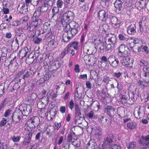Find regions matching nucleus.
I'll return each instance as SVG.
<instances>
[{
  "mask_svg": "<svg viewBox=\"0 0 149 149\" xmlns=\"http://www.w3.org/2000/svg\"><path fill=\"white\" fill-rule=\"evenodd\" d=\"M106 50L108 51L114 47L116 41V36L111 33L106 34L104 37Z\"/></svg>",
  "mask_w": 149,
  "mask_h": 149,
  "instance_id": "f257e3e1",
  "label": "nucleus"
},
{
  "mask_svg": "<svg viewBox=\"0 0 149 149\" xmlns=\"http://www.w3.org/2000/svg\"><path fill=\"white\" fill-rule=\"evenodd\" d=\"M22 105H20L19 109H16L12 116V121L14 123H17L19 122L20 120L22 118V116H24L22 112L23 109Z\"/></svg>",
  "mask_w": 149,
  "mask_h": 149,
  "instance_id": "f03ea898",
  "label": "nucleus"
},
{
  "mask_svg": "<svg viewBox=\"0 0 149 149\" xmlns=\"http://www.w3.org/2000/svg\"><path fill=\"white\" fill-rule=\"evenodd\" d=\"M74 14L71 11H67L64 13L61 18V22L62 24L66 25L69 22L72 20L74 18Z\"/></svg>",
  "mask_w": 149,
  "mask_h": 149,
  "instance_id": "7ed1b4c3",
  "label": "nucleus"
},
{
  "mask_svg": "<svg viewBox=\"0 0 149 149\" xmlns=\"http://www.w3.org/2000/svg\"><path fill=\"white\" fill-rule=\"evenodd\" d=\"M68 27H70V31L73 36L78 33L79 29V24L74 21H71L69 23Z\"/></svg>",
  "mask_w": 149,
  "mask_h": 149,
  "instance_id": "20e7f679",
  "label": "nucleus"
},
{
  "mask_svg": "<svg viewBox=\"0 0 149 149\" xmlns=\"http://www.w3.org/2000/svg\"><path fill=\"white\" fill-rule=\"evenodd\" d=\"M41 19L38 18L36 19L35 20L32 22L29 26L27 27V30L32 31L38 28L41 23Z\"/></svg>",
  "mask_w": 149,
  "mask_h": 149,
  "instance_id": "39448f33",
  "label": "nucleus"
},
{
  "mask_svg": "<svg viewBox=\"0 0 149 149\" xmlns=\"http://www.w3.org/2000/svg\"><path fill=\"white\" fill-rule=\"evenodd\" d=\"M108 62L110 65L114 68H116L119 63L118 58L113 55H111L109 57Z\"/></svg>",
  "mask_w": 149,
  "mask_h": 149,
  "instance_id": "423d86ee",
  "label": "nucleus"
},
{
  "mask_svg": "<svg viewBox=\"0 0 149 149\" xmlns=\"http://www.w3.org/2000/svg\"><path fill=\"white\" fill-rule=\"evenodd\" d=\"M116 109L111 106H107L104 108V111L111 117H113L116 113Z\"/></svg>",
  "mask_w": 149,
  "mask_h": 149,
  "instance_id": "0eeeda50",
  "label": "nucleus"
},
{
  "mask_svg": "<svg viewBox=\"0 0 149 149\" xmlns=\"http://www.w3.org/2000/svg\"><path fill=\"white\" fill-rule=\"evenodd\" d=\"M97 16L99 20L102 22H105L108 18V13L107 11L101 10L98 12Z\"/></svg>",
  "mask_w": 149,
  "mask_h": 149,
  "instance_id": "6e6552de",
  "label": "nucleus"
},
{
  "mask_svg": "<svg viewBox=\"0 0 149 149\" xmlns=\"http://www.w3.org/2000/svg\"><path fill=\"white\" fill-rule=\"evenodd\" d=\"M113 136L112 134H109L104 138L103 145L110 148L112 144Z\"/></svg>",
  "mask_w": 149,
  "mask_h": 149,
  "instance_id": "1a4fd4ad",
  "label": "nucleus"
},
{
  "mask_svg": "<svg viewBox=\"0 0 149 149\" xmlns=\"http://www.w3.org/2000/svg\"><path fill=\"white\" fill-rule=\"evenodd\" d=\"M20 105L22 106L23 109H24V110H22V112L24 116H27L31 112L32 107L31 105H26L24 104H21Z\"/></svg>",
  "mask_w": 149,
  "mask_h": 149,
  "instance_id": "9d476101",
  "label": "nucleus"
},
{
  "mask_svg": "<svg viewBox=\"0 0 149 149\" xmlns=\"http://www.w3.org/2000/svg\"><path fill=\"white\" fill-rule=\"evenodd\" d=\"M28 122L29 124L31 123V125H33L32 127H37L39 124L40 121L39 118L37 116H33L28 121Z\"/></svg>",
  "mask_w": 149,
  "mask_h": 149,
  "instance_id": "9b49d317",
  "label": "nucleus"
},
{
  "mask_svg": "<svg viewBox=\"0 0 149 149\" xmlns=\"http://www.w3.org/2000/svg\"><path fill=\"white\" fill-rule=\"evenodd\" d=\"M144 44L143 43V44L138 45L135 48L137 49V53L139 54H141L144 52H146V53H148V47Z\"/></svg>",
  "mask_w": 149,
  "mask_h": 149,
  "instance_id": "f8f14e48",
  "label": "nucleus"
},
{
  "mask_svg": "<svg viewBox=\"0 0 149 149\" xmlns=\"http://www.w3.org/2000/svg\"><path fill=\"white\" fill-rule=\"evenodd\" d=\"M45 98L46 99V97H43L40 99L41 100L38 102L37 106L39 109L44 108L45 104L48 102L49 100H48V99L45 100Z\"/></svg>",
  "mask_w": 149,
  "mask_h": 149,
  "instance_id": "ddd939ff",
  "label": "nucleus"
},
{
  "mask_svg": "<svg viewBox=\"0 0 149 149\" xmlns=\"http://www.w3.org/2000/svg\"><path fill=\"white\" fill-rule=\"evenodd\" d=\"M17 10L20 13L24 14L28 11L27 5L24 3H21L18 5Z\"/></svg>",
  "mask_w": 149,
  "mask_h": 149,
  "instance_id": "4468645a",
  "label": "nucleus"
},
{
  "mask_svg": "<svg viewBox=\"0 0 149 149\" xmlns=\"http://www.w3.org/2000/svg\"><path fill=\"white\" fill-rule=\"evenodd\" d=\"M32 135V133L31 132H29L26 134L24 141L23 142L24 145H27L30 143Z\"/></svg>",
  "mask_w": 149,
  "mask_h": 149,
  "instance_id": "2eb2a0df",
  "label": "nucleus"
},
{
  "mask_svg": "<svg viewBox=\"0 0 149 149\" xmlns=\"http://www.w3.org/2000/svg\"><path fill=\"white\" fill-rule=\"evenodd\" d=\"M127 32L130 35L134 34L136 31L135 24H131L127 28Z\"/></svg>",
  "mask_w": 149,
  "mask_h": 149,
  "instance_id": "dca6fc26",
  "label": "nucleus"
},
{
  "mask_svg": "<svg viewBox=\"0 0 149 149\" xmlns=\"http://www.w3.org/2000/svg\"><path fill=\"white\" fill-rule=\"evenodd\" d=\"M74 109L75 118H81V109L77 103H75V104Z\"/></svg>",
  "mask_w": 149,
  "mask_h": 149,
  "instance_id": "f3484780",
  "label": "nucleus"
},
{
  "mask_svg": "<svg viewBox=\"0 0 149 149\" xmlns=\"http://www.w3.org/2000/svg\"><path fill=\"white\" fill-rule=\"evenodd\" d=\"M124 1V0H116L114 3V6L119 10H121Z\"/></svg>",
  "mask_w": 149,
  "mask_h": 149,
  "instance_id": "a211bd4d",
  "label": "nucleus"
},
{
  "mask_svg": "<svg viewBox=\"0 0 149 149\" xmlns=\"http://www.w3.org/2000/svg\"><path fill=\"white\" fill-rule=\"evenodd\" d=\"M141 143L143 144V146L141 148L146 149V146H149V135L146 136H142Z\"/></svg>",
  "mask_w": 149,
  "mask_h": 149,
  "instance_id": "6ab92c4d",
  "label": "nucleus"
},
{
  "mask_svg": "<svg viewBox=\"0 0 149 149\" xmlns=\"http://www.w3.org/2000/svg\"><path fill=\"white\" fill-rule=\"evenodd\" d=\"M111 24L112 26L114 27L116 26L119 27L120 26V22L118 21L117 18L115 17H112L111 18Z\"/></svg>",
  "mask_w": 149,
  "mask_h": 149,
  "instance_id": "aec40b11",
  "label": "nucleus"
},
{
  "mask_svg": "<svg viewBox=\"0 0 149 149\" xmlns=\"http://www.w3.org/2000/svg\"><path fill=\"white\" fill-rule=\"evenodd\" d=\"M56 93H56L55 92H54V91L52 90H49L48 93L47 95V97H46V99H48V100H49V97H51V98L52 99H54L57 96V95H58Z\"/></svg>",
  "mask_w": 149,
  "mask_h": 149,
  "instance_id": "412c9836",
  "label": "nucleus"
},
{
  "mask_svg": "<svg viewBox=\"0 0 149 149\" xmlns=\"http://www.w3.org/2000/svg\"><path fill=\"white\" fill-rule=\"evenodd\" d=\"M120 62L124 66H127L130 65V59L127 57L123 58L121 60Z\"/></svg>",
  "mask_w": 149,
  "mask_h": 149,
  "instance_id": "4be33fe9",
  "label": "nucleus"
},
{
  "mask_svg": "<svg viewBox=\"0 0 149 149\" xmlns=\"http://www.w3.org/2000/svg\"><path fill=\"white\" fill-rule=\"evenodd\" d=\"M96 143L93 142L92 141H90L88 143L87 149H95Z\"/></svg>",
  "mask_w": 149,
  "mask_h": 149,
  "instance_id": "5701e85b",
  "label": "nucleus"
},
{
  "mask_svg": "<svg viewBox=\"0 0 149 149\" xmlns=\"http://www.w3.org/2000/svg\"><path fill=\"white\" fill-rule=\"evenodd\" d=\"M118 37L119 40L121 41H127L129 40L128 36L125 34H119Z\"/></svg>",
  "mask_w": 149,
  "mask_h": 149,
  "instance_id": "b1692460",
  "label": "nucleus"
},
{
  "mask_svg": "<svg viewBox=\"0 0 149 149\" xmlns=\"http://www.w3.org/2000/svg\"><path fill=\"white\" fill-rule=\"evenodd\" d=\"M78 42H74L69 43L67 45V46L68 47L71 48L73 47L74 49L76 50L78 49Z\"/></svg>",
  "mask_w": 149,
  "mask_h": 149,
  "instance_id": "393cba45",
  "label": "nucleus"
},
{
  "mask_svg": "<svg viewBox=\"0 0 149 149\" xmlns=\"http://www.w3.org/2000/svg\"><path fill=\"white\" fill-rule=\"evenodd\" d=\"M27 21L28 18L27 17H24L23 18H22V19L19 21V25L21 24H23L24 27H25V26H28V24Z\"/></svg>",
  "mask_w": 149,
  "mask_h": 149,
  "instance_id": "a878e982",
  "label": "nucleus"
},
{
  "mask_svg": "<svg viewBox=\"0 0 149 149\" xmlns=\"http://www.w3.org/2000/svg\"><path fill=\"white\" fill-rule=\"evenodd\" d=\"M133 42L134 45V47H136L138 46V45L143 44V41L142 40H139L137 39H135L133 40Z\"/></svg>",
  "mask_w": 149,
  "mask_h": 149,
  "instance_id": "bb28decb",
  "label": "nucleus"
},
{
  "mask_svg": "<svg viewBox=\"0 0 149 149\" xmlns=\"http://www.w3.org/2000/svg\"><path fill=\"white\" fill-rule=\"evenodd\" d=\"M129 49L124 44H121L118 48V52L129 51Z\"/></svg>",
  "mask_w": 149,
  "mask_h": 149,
  "instance_id": "cd10ccee",
  "label": "nucleus"
},
{
  "mask_svg": "<svg viewBox=\"0 0 149 149\" xmlns=\"http://www.w3.org/2000/svg\"><path fill=\"white\" fill-rule=\"evenodd\" d=\"M139 65L140 66L143 67V68L149 66L148 62L144 60L140 61L139 62Z\"/></svg>",
  "mask_w": 149,
  "mask_h": 149,
  "instance_id": "c85d7f7f",
  "label": "nucleus"
},
{
  "mask_svg": "<svg viewBox=\"0 0 149 149\" xmlns=\"http://www.w3.org/2000/svg\"><path fill=\"white\" fill-rule=\"evenodd\" d=\"M147 82H143L141 80H139L138 82V85L140 86L141 88L142 89H143L147 86Z\"/></svg>",
  "mask_w": 149,
  "mask_h": 149,
  "instance_id": "c756f323",
  "label": "nucleus"
},
{
  "mask_svg": "<svg viewBox=\"0 0 149 149\" xmlns=\"http://www.w3.org/2000/svg\"><path fill=\"white\" fill-rule=\"evenodd\" d=\"M69 47L67 46L61 52V55L62 58L64 56L69 53Z\"/></svg>",
  "mask_w": 149,
  "mask_h": 149,
  "instance_id": "7c9ffc66",
  "label": "nucleus"
},
{
  "mask_svg": "<svg viewBox=\"0 0 149 149\" xmlns=\"http://www.w3.org/2000/svg\"><path fill=\"white\" fill-rule=\"evenodd\" d=\"M19 21L17 20H14L11 22L8 25V26L10 28L13 26H17L19 25Z\"/></svg>",
  "mask_w": 149,
  "mask_h": 149,
  "instance_id": "2f4dec72",
  "label": "nucleus"
},
{
  "mask_svg": "<svg viewBox=\"0 0 149 149\" xmlns=\"http://www.w3.org/2000/svg\"><path fill=\"white\" fill-rule=\"evenodd\" d=\"M128 51L118 52V55L121 57L125 58L128 55Z\"/></svg>",
  "mask_w": 149,
  "mask_h": 149,
  "instance_id": "473e14b6",
  "label": "nucleus"
},
{
  "mask_svg": "<svg viewBox=\"0 0 149 149\" xmlns=\"http://www.w3.org/2000/svg\"><path fill=\"white\" fill-rule=\"evenodd\" d=\"M99 121L100 122L104 124L106 123L107 120V117L104 116H100L98 117Z\"/></svg>",
  "mask_w": 149,
  "mask_h": 149,
  "instance_id": "72a5a7b5",
  "label": "nucleus"
},
{
  "mask_svg": "<svg viewBox=\"0 0 149 149\" xmlns=\"http://www.w3.org/2000/svg\"><path fill=\"white\" fill-rule=\"evenodd\" d=\"M136 145V143L135 142L132 141L128 144L127 146V149H134Z\"/></svg>",
  "mask_w": 149,
  "mask_h": 149,
  "instance_id": "f704fd0d",
  "label": "nucleus"
},
{
  "mask_svg": "<svg viewBox=\"0 0 149 149\" xmlns=\"http://www.w3.org/2000/svg\"><path fill=\"white\" fill-rule=\"evenodd\" d=\"M59 8L56 6L54 7L53 8L52 10V18L53 17L57 15L59 11Z\"/></svg>",
  "mask_w": 149,
  "mask_h": 149,
  "instance_id": "c9c22d12",
  "label": "nucleus"
},
{
  "mask_svg": "<svg viewBox=\"0 0 149 149\" xmlns=\"http://www.w3.org/2000/svg\"><path fill=\"white\" fill-rule=\"evenodd\" d=\"M49 7L47 4L44 2L40 8V11L42 12H46L48 9Z\"/></svg>",
  "mask_w": 149,
  "mask_h": 149,
  "instance_id": "e433bc0d",
  "label": "nucleus"
},
{
  "mask_svg": "<svg viewBox=\"0 0 149 149\" xmlns=\"http://www.w3.org/2000/svg\"><path fill=\"white\" fill-rule=\"evenodd\" d=\"M98 47L102 52H103L104 49L106 50L105 42L104 43L102 42L100 43L98 45Z\"/></svg>",
  "mask_w": 149,
  "mask_h": 149,
  "instance_id": "4c0bfd02",
  "label": "nucleus"
},
{
  "mask_svg": "<svg viewBox=\"0 0 149 149\" xmlns=\"http://www.w3.org/2000/svg\"><path fill=\"white\" fill-rule=\"evenodd\" d=\"M63 40L64 42L68 43L70 40L71 39L69 36H67V34L64 33L62 36Z\"/></svg>",
  "mask_w": 149,
  "mask_h": 149,
  "instance_id": "58836bf2",
  "label": "nucleus"
},
{
  "mask_svg": "<svg viewBox=\"0 0 149 149\" xmlns=\"http://www.w3.org/2000/svg\"><path fill=\"white\" fill-rule=\"evenodd\" d=\"M97 61V58L94 56H90V58L88 60V62H90V64H94Z\"/></svg>",
  "mask_w": 149,
  "mask_h": 149,
  "instance_id": "ea45409f",
  "label": "nucleus"
},
{
  "mask_svg": "<svg viewBox=\"0 0 149 149\" xmlns=\"http://www.w3.org/2000/svg\"><path fill=\"white\" fill-rule=\"evenodd\" d=\"M1 51L2 53L1 56L5 58L8 52L7 49L5 47H3L1 48Z\"/></svg>",
  "mask_w": 149,
  "mask_h": 149,
  "instance_id": "a19ab883",
  "label": "nucleus"
},
{
  "mask_svg": "<svg viewBox=\"0 0 149 149\" xmlns=\"http://www.w3.org/2000/svg\"><path fill=\"white\" fill-rule=\"evenodd\" d=\"M123 73L120 72H114L113 74V76L117 79H121L123 74Z\"/></svg>",
  "mask_w": 149,
  "mask_h": 149,
  "instance_id": "79ce46f5",
  "label": "nucleus"
},
{
  "mask_svg": "<svg viewBox=\"0 0 149 149\" xmlns=\"http://www.w3.org/2000/svg\"><path fill=\"white\" fill-rule=\"evenodd\" d=\"M68 106L70 110L72 111L74 107H75V104L74 103V101L73 99H71L70 100Z\"/></svg>",
  "mask_w": 149,
  "mask_h": 149,
  "instance_id": "37998d69",
  "label": "nucleus"
},
{
  "mask_svg": "<svg viewBox=\"0 0 149 149\" xmlns=\"http://www.w3.org/2000/svg\"><path fill=\"white\" fill-rule=\"evenodd\" d=\"M56 87H57L56 88V93H58V94H61L64 93V91L63 90L61 92H60L59 91V89L60 88L62 89H65V88H64V87L63 85H59L56 86Z\"/></svg>",
  "mask_w": 149,
  "mask_h": 149,
  "instance_id": "c03bdc74",
  "label": "nucleus"
},
{
  "mask_svg": "<svg viewBox=\"0 0 149 149\" xmlns=\"http://www.w3.org/2000/svg\"><path fill=\"white\" fill-rule=\"evenodd\" d=\"M57 113V111L54 109H52L49 111L51 119L53 118L55 116Z\"/></svg>",
  "mask_w": 149,
  "mask_h": 149,
  "instance_id": "a18cd8bd",
  "label": "nucleus"
},
{
  "mask_svg": "<svg viewBox=\"0 0 149 149\" xmlns=\"http://www.w3.org/2000/svg\"><path fill=\"white\" fill-rule=\"evenodd\" d=\"M136 124L134 122L129 123L127 124V126L130 129H133L136 127Z\"/></svg>",
  "mask_w": 149,
  "mask_h": 149,
  "instance_id": "49530a36",
  "label": "nucleus"
},
{
  "mask_svg": "<svg viewBox=\"0 0 149 149\" xmlns=\"http://www.w3.org/2000/svg\"><path fill=\"white\" fill-rule=\"evenodd\" d=\"M63 3L62 0H58L56 3V7L59 8H61L63 6Z\"/></svg>",
  "mask_w": 149,
  "mask_h": 149,
  "instance_id": "de8ad7c7",
  "label": "nucleus"
},
{
  "mask_svg": "<svg viewBox=\"0 0 149 149\" xmlns=\"http://www.w3.org/2000/svg\"><path fill=\"white\" fill-rule=\"evenodd\" d=\"M42 0H31V4L33 6H37L39 3H41Z\"/></svg>",
  "mask_w": 149,
  "mask_h": 149,
  "instance_id": "09e8293b",
  "label": "nucleus"
},
{
  "mask_svg": "<svg viewBox=\"0 0 149 149\" xmlns=\"http://www.w3.org/2000/svg\"><path fill=\"white\" fill-rule=\"evenodd\" d=\"M143 73L144 75L149 74V66L143 68Z\"/></svg>",
  "mask_w": 149,
  "mask_h": 149,
  "instance_id": "8fccbe9b",
  "label": "nucleus"
},
{
  "mask_svg": "<svg viewBox=\"0 0 149 149\" xmlns=\"http://www.w3.org/2000/svg\"><path fill=\"white\" fill-rule=\"evenodd\" d=\"M30 51V46H28L24 48V50H23V52H24V56H26L27 54Z\"/></svg>",
  "mask_w": 149,
  "mask_h": 149,
  "instance_id": "3c124183",
  "label": "nucleus"
},
{
  "mask_svg": "<svg viewBox=\"0 0 149 149\" xmlns=\"http://www.w3.org/2000/svg\"><path fill=\"white\" fill-rule=\"evenodd\" d=\"M7 146L6 144L4 143L1 142V141L0 139V149H6Z\"/></svg>",
  "mask_w": 149,
  "mask_h": 149,
  "instance_id": "603ef678",
  "label": "nucleus"
},
{
  "mask_svg": "<svg viewBox=\"0 0 149 149\" xmlns=\"http://www.w3.org/2000/svg\"><path fill=\"white\" fill-rule=\"evenodd\" d=\"M73 136H72V133L69 134H68V137H67V140L68 142H72V141H73Z\"/></svg>",
  "mask_w": 149,
  "mask_h": 149,
  "instance_id": "864d4df0",
  "label": "nucleus"
},
{
  "mask_svg": "<svg viewBox=\"0 0 149 149\" xmlns=\"http://www.w3.org/2000/svg\"><path fill=\"white\" fill-rule=\"evenodd\" d=\"M41 12L40 10H36L34 13L33 16L36 18V17H38L40 16Z\"/></svg>",
  "mask_w": 149,
  "mask_h": 149,
  "instance_id": "5fc2aeb1",
  "label": "nucleus"
},
{
  "mask_svg": "<svg viewBox=\"0 0 149 149\" xmlns=\"http://www.w3.org/2000/svg\"><path fill=\"white\" fill-rule=\"evenodd\" d=\"M95 130V134L97 135L98 137L101 136L102 134V132L101 130L99 129V127L96 128Z\"/></svg>",
  "mask_w": 149,
  "mask_h": 149,
  "instance_id": "6e6d98bb",
  "label": "nucleus"
},
{
  "mask_svg": "<svg viewBox=\"0 0 149 149\" xmlns=\"http://www.w3.org/2000/svg\"><path fill=\"white\" fill-rule=\"evenodd\" d=\"M20 136H13L12 137H11V139L14 142H18L19 141L20 139Z\"/></svg>",
  "mask_w": 149,
  "mask_h": 149,
  "instance_id": "4d7b16f0",
  "label": "nucleus"
},
{
  "mask_svg": "<svg viewBox=\"0 0 149 149\" xmlns=\"http://www.w3.org/2000/svg\"><path fill=\"white\" fill-rule=\"evenodd\" d=\"M12 111L9 109L6 110L4 114V116L5 117H7L11 113Z\"/></svg>",
  "mask_w": 149,
  "mask_h": 149,
  "instance_id": "13d9d810",
  "label": "nucleus"
},
{
  "mask_svg": "<svg viewBox=\"0 0 149 149\" xmlns=\"http://www.w3.org/2000/svg\"><path fill=\"white\" fill-rule=\"evenodd\" d=\"M54 129L55 130H58L60 127L61 124V123H58L57 122H55L54 124Z\"/></svg>",
  "mask_w": 149,
  "mask_h": 149,
  "instance_id": "bf43d9fd",
  "label": "nucleus"
},
{
  "mask_svg": "<svg viewBox=\"0 0 149 149\" xmlns=\"http://www.w3.org/2000/svg\"><path fill=\"white\" fill-rule=\"evenodd\" d=\"M94 115V112L93 111H91L89 113L87 114V116L90 118L92 119L93 118Z\"/></svg>",
  "mask_w": 149,
  "mask_h": 149,
  "instance_id": "052dcab7",
  "label": "nucleus"
},
{
  "mask_svg": "<svg viewBox=\"0 0 149 149\" xmlns=\"http://www.w3.org/2000/svg\"><path fill=\"white\" fill-rule=\"evenodd\" d=\"M4 86L3 85H0V97L4 93Z\"/></svg>",
  "mask_w": 149,
  "mask_h": 149,
  "instance_id": "680f3d73",
  "label": "nucleus"
},
{
  "mask_svg": "<svg viewBox=\"0 0 149 149\" xmlns=\"http://www.w3.org/2000/svg\"><path fill=\"white\" fill-rule=\"evenodd\" d=\"M110 148L111 149H121L120 146L115 144L112 145Z\"/></svg>",
  "mask_w": 149,
  "mask_h": 149,
  "instance_id": "e2e57ef3",
  "label": "nucleus"
},
{
  "mask_svg": "<svg viewBox=\"0 0 149 149\" xmlns=\"http://www.w3.org/2000/svg\"><path fill=\"white\" fill-rule=\"evenodd\" d=\"M45 2L49 7V6H51L53 4V1L52 0H49L48 1H46Z\"/></svg>",
  "mask_w": 149,
  "mask_h": 149,
  "instance_id": "0e129e2a",
  "label": "nucleus"
},
{
  "mask_svg": "<svg viewBox=\"0 0 149 149\" xmlns=\"http://www.w3.org/2000/svg\"><path fill=\"white\" fill-rule=\"evenodd\" d=\"M34 56L32 54H30L28 56V58H26V60H28L30 58V59L31 60V63H32L34 61Z\"/></svg>",
  "mask_w": 149,
  "mask_h": 149,
  "instance_id": "69168bd1",
  "label": "nucleus"
},
{
  "mask_svg": "<svg viewBox=\"0 0 149 149\" xmlns=\"http://www.w3.org/2000/svg\"><path fill=\"white\" fill-rule=\"evenodd\" d=\"M72 144L73 145L77 147H78L80 145V143H79L77 142V139L75 140L74 139L73 141H72Z\"/></svg>",
  "mask_w": 149,
  "mask_h": 149,
  "instance_id": "338daca9",
  "label": "nucleus"
},
{
  "mask_svg": "<svg viewBox=\"0 0 149 149\" xmlns=\"http://www.w3.org/2000/svg\"><path fill=\"white\" fill-rule=\"evenodd\" d=\"M7 120L6 119L3 118L0 123V126H3L6 123Z\"/></svg>",
  "mask_w": 149,
  "mask_h": 149,
  "instance_id": "774afa93",
  "label": "nucleus"
}]
</instances>
